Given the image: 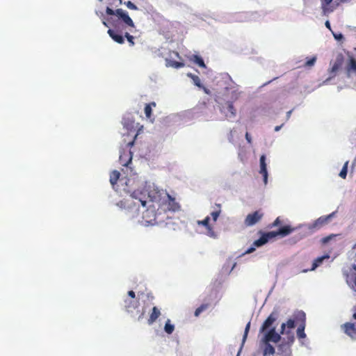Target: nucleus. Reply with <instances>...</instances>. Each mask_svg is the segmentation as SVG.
I'll return each mask as SVG.
<instances>
[{
  "mask_svg": "<svg viewBox=\"0 0 356 356\" xmlns=\"http://www.w3.org/2000/svg\"><path fill=\"white\" fill-rule=\"evenodd\" d=\"M301 318H302V323L299 325L297 330V336L300 339H304L306 337V334L305 333V313L302 312L300 314Z\"/></svg>",
  "mask_w": 356,
  "mask_h": 356,
  "instance_id": "nucleus-19",
  "label": "nucleus"
},
{
  "mask_svg": "<svg viewBox=\"0 0 356 356\" xmlns=\"http://www.w3.org/2000/svg\"><path fill=\"white\" fill-rule=\"evenodd\" d=\"M307 271H308V270H302V272H304V273H306V272H307Z\"/></svg>",
  "mask_w": 356,
  "mask_h": 356,
  "instance_id": "nucleus-55",
  "label": "nucleus"
},
{
  "mask_svg": "<svg viewBox=\"0 0 356 356\" xmlns=\"http://www.w3.org/2000/svg\"><path fill=\"white\" fill-rule=\"evenodd\" d=\"M343 332L353 340H356V322H347L341 325Z\"/></svg>",
  "mask_w": 356,
  "mask_h": 356,
  "instance_id": "nucleus-12",
  "label": "nucleus"
},
{
  "mask_svg": "<svg viewBox=\"0 0 356 356\" xmlns=\"http://www.w3.org/2000/svg\"><path fill=\"white\" fill-rule=\"evenodd\" d=\"M126 5L131 10H137L138 9L137 6L130 1H128L126 3Z\"/></svg>",
  "mask_w": 356,
  "mask_h": 356,
  "instance_id": "nucleus-37",
  "label": "nucleus"
},
{
  "mask_svg": "<svg viewBox=\"0 0 356 356\" xmlns=\"http://www.w3.org/2000/svg\"><path fill=\"white\" fill-rule=\"evenodd\" d=\"M330 239V236H327V237L323 238V242L327 243V241H329Z\"/></svg>",
  "mask_w": 356,
  "mask_h": 356,
  "instance_id": "nucleus-43",
  "label": "nucleus"
},
{
  "mask_svg": "<svg viewBox=\"0 0 356 356\" xmlns=\"http://www.w3.org/2000/svg\"><path fill=\"white\" fill-rule=\"evenodd\" d=\"M353 318L356 321V309L353 314Z\"/></svg>",
  "mask_w": 356,
  "mask_h": 356,
  "instance_id": "nucleus-49",
  "label": "nucleus"
},
{
  "mask_svg": "<svg viewBox=\"0 0 356 356\" xmlns=\"http://www.w3.org/2000/svg\"><path fill=\"white\" fill-rule=\"evenodd\" d=\"M325 25L328 29L331 30L330 23L328 20L325 22Z\"/></svg>",
  "mask_w": 356,
  "mask_h": 356,
  "instance_id": "nucleus-42",
  "label": "nucleus"
},
{
  "mask_svg": "<svg viewBox=\"0 0 356 356\" xmlns=\"http://www.w3.org/2000/svg\"><path fill=\"white\" fill-rule=\"evenodd\" d=\"M146 296H147V298L150 299L151 300H152L154 299V296L151 293H147Z\"/></svg>",
  "mask_w": 356,
  "mask_h": 356,
  "instance_id": "nucleus-45",
  "label": "nucleus"
},
{
  "mask_svg": "<svg viewBox=\"0 0 356 356\" xmlns=\"http://www.w3.org/2000/svg\"><path fill=\"white\" fill-rule=\"evenodd\" d=\"M336 211L327 216H323L316 219L312 224L309 225V229L311 231H316L329 223L331 219L335 216Z\"/></svg>",
  "mask_w": 356,
  "mask_h": 356,
  "instance_id": "nucleus-7",
  "label": "nucleus"
},
{
  "mask_svg": "<svg viewBox=\"0 0 356 356\" xmlns=\"http://www.w3.org/2000/svg\"><path fill=\"white\" fill-rule=\"evenodd\" d=\"M120 173L119 171L118 170H113L111 174H110V182H111V184L114 186L119 178H120Z\"/></svg>",
  "mask_w": 356,
  "mask_h": 356,
  "instance_id": "nucleus-22",
  "label": "nucleus"
},
{
  "mask_svg": "<svg viewBox=\"0 0 356 356\" xmlns=\"http://www.w3.org/2000/svg\"><path fill=\"white\" fill-rule=\"evenodd\" d=\"M144 313H145L144 312H143L141 313V314L138 316V320H140V319L143 317V316H144Z\"/></svg>",
  "mask_w": 356,
  "mask_h": 356,
  "instance_id": "nucleus-50",
  "label": "nucleus"
},
{
  "mask_svg": "<svg viewBox=\"0 0 356 356\" xmlns=\"http://www.w3.org/2000/svg\"><path fill=\"white\" fill-rule=\"evenodd\" d=\"M348 161H346L341 172H339V176L342 178V179H346V176H347V172H348Z\"/></svg>",
  "mask_w": 356,
  "mask_h": 356,
  "instance_id": "nucleus-31",
  "label": "nucleus"
},
{
  "mask_svg": "<svg viewBox=\"0 0 356 356\" xmlns=\"http://www.w3.org/2000/svg\"><path fill=\"white\" fill-rule=\"evenodd\" d=\"M333 35H334V38L337 40H341L343 38V35L341 33H339V34L333 33Z\"/></svg>",
  "mask_w": 356,
  "mask_h": 356,
  "instance_id": "nucleus-39",
  "label": "nucleus"
},
{
  "mask_svg": "<svg viewBox=\"0 0 356 356\" xmlns=\"http://www.w3.org/2000/svg\"><path fill=\"white\" fill-rule=\"evenodd\" d=\"M124 37L127 39V41L129 42V44L131 46L134 45V36L131 35L128 32H124Z\"/></svg>",
  "mask_w": 356,
  "mask_h": 356,
  "instance_id": "nucleus-34",
  "label": "nucleus"
},
{
  "mask_svg": "<svg viewBox=\"0 0 356 356\" xmlns=\"http://www.w3.org/2000/svg\"><path fill=\"white\" fill-rule=\"evenodd\" d=\"M316 61V57L313 56L307 60V62L305 63V67H312L315 64Z\"/></svg>",
  "mask_w": 356,
  "mask_h": 356,
  "instance_id": "nucleus-33",
  "label": "nucleus"
},
{
  "mask_svg": "<svg viewBox=\"0 0 356 356\" xmlns=\"http://www.w3.org/2000/svg\"><path fill=\"white\" fill-rule=\"evenodd\" d=\"M265 344V347L264 349V355L265 356H269L270 355H273L275 352V348L268 342H264Z\"/></svg>",
  "mask_w": 356,
  "mask_h": 356,
  "instance_id": "nucleus-23",
  "label": "nucleus"
},
{
  "mask_svg": "<svg viewBox=\"0 0 356 356\" xmlns=\"http://www.w3.org/2000/svg\"><path fill=\"white\" fill-rule=\"evenodd\" d=\"M190 60L193 61V63H195L201 67L206 68V65L203 59L197 55H193L190 58Z\"/></svg>",
  "mask_w": 356,
  "mask_h": 356,
  "instance_id": "nucleus-24",
  "label": "nucleus"
},
{
  "mask_svg": "<svg viewBox=\"0 0 356 356\" xmlns=\"http://www.w3.org/2000/svg\"><path fill=\"white\" fill-rule=\"evenodd\" d=\"M209 221H210V217L209 216H207L204 220H198L197 221V224L199 225H202V226H204L206 228V229H207L206 234L207 236H209V237L215 238L217 237V234L215 232V231L213 230V228L212 227L211 224L209 223Z\"/></svg>",
  "mask_w": 356,
  "mask_h": 356,
  "instance_id": "nucleus-15",
  "label": "nucleus"
},
{
  "mask_svg": "<svg viewBox=\"0 0 356 356\" xmlns=\"http://www.w3.org/2000/svg\"><path fill=\"white\" fill-rule=\"evenodd\" d=\"M343 275L348 286L355 289L356 284V264H353L348 269L343 270Z\"/></svg>",
  "mask_w": 356,
  "mask_h": 356,
  "instance_id": "nucleus-5",
  "label": "nucleus"
},
{
  "mask_svg": "<svg viewBox=\"0 0 356 356\" xmlns=\"http://www.w3.org/2000/svg\"><path fill=\"white\" fill-rule=\"evenodd\" d=\"M286 346V344H284V343L281 344L279 346V350L283 349Z\"/></svg>",
  "mask_w": 356,
  "mask_h": 356,
  "instance_id": "nucleus-47",
  "label": "nucleus"
},
{
  "mask_svg": "<svg viewBox=\"0 0 356 356\" xmlns=\"http://www.w3.org/2000/svg\"><path fill=\"white\" fill-rule=\"evenodd\" d=\"M281 334H279L276 332L275 327H273L269 329V330L264 334L262 341L263 342H273L277 343L281 339Z\"/></svg>",
  "mask_w": 356,
  "mask_h": 356,
  "instance_id": "nucleus-13",
  "label": "nucleus"
},
{
  "mask_svg": "<svg viewBox=\"0 0 356 356\" xmlns=\"http://www.w3.org/2000/svg\"><path fill=\"white\" fill-rule=\"evenodd\" d=\"M295 321L293 319H289L286 323H282L281 325L280 334H286L288 338L287 346H289L294 341L293 333L289 330L295 327ZM289 348V347H287Z\"/></svg>",
  "mask_w": 356,
  "mask_h": 356,
  "instance_id": "nucleus-6",
  "label": "nucleus"
},
{
  "mask_svg": "<svg viewBox=\"0 0 356 356\" xmlns=\"http://www.w3.org/2000/svg\"><path fill=\"white\" fill-rule=\"evenodd\" d=\"M164 330L165 332L170 334H172L175 330V326L171 323V321L170 319H168L165 322V326H164Z\"/></svg>",
  "mask_w": 356,
  "mask_h": 356,
  "instance_id": "nucleus-27",
  "label": "nucleus"
},
{
  "mask_svg": "<svg viewBox=\"0 0 356 356\" xmlns=\"http://www.w3.org/2000/svg\"><path fill=\"white\" fill-rule=\"evenodd\" d=\"M353 250H356V243L353 246Z\"/></svg>",
  "mask_w": 356,
  "mask_h": 356,
  "instance_id": "nucleus-53",
  "label": "nucleus"
},
{
  "mask_svg": "<svg viewBox=\"0 0 356 356\" xmlns=\"http://www.w3.org/2000/svg\"><path fill=\"white\" fill-rule=\"evenodd\" d=\"M266 159V158L264 154H262L260 156V159H259V162H260L259 173L261 175H262V176L264 177V182L265 184H267V180H268V171H267Z\"/></svg>",
  "mask_w": 356,
  "mask_h": 356,
  "instance_id": "nucleus-17",
  "label": "nucleus"
},
{
  "mask_svg": "<svg viewBox=\"0 0 356 356\" xmlns=\"http://www.w3.org/2000/svg\"><path fill=\"white\" fill-rule=\"evenodd\" d=\"M282 125H283V124H281L280 126H276V127H275V131H280V129H281V127H282Z\"/></svg>",
  "mask_w": 356,
  "mask_h": 356,
  "instance_id": "nucleus-46",
  "label": "nucleus"
},
{
  "mask_svg": "<svg viewBox=\"0 0 356 356\" xmlns=\"http://www.w3.org/2000/svg\"><path fill=\"white\" fill-rule=\"evenodd\" d=\"M250 328V322H248L245 328L244 334H243V343H244L245 341L246 340Z\"/></svg>",
  "mask_w": 356,
  "mask_h": 356,
  "instance_id": "nucleus-35",
  "label": "nucleus"
},
{
  "mask_svg": "<svg viewBox=\"0 0 356 356\" xmlns=\"http://www.w3.org/2000/svg\"><path fill=\"white\" fill-rule=\"evenodd\" d=\"M343 60H344V58H343V56L342 54H339L337 57H336V59L334 61L333 63H330L332 65V67L330 69V74L332 76H334L336 75V73L339 71V70L341 67L343 63Z\"/></svg>",
  "mask_w": 356,
  "mask_h": 356,
  "instance_id": "nucleus-14",
  "label": "nucleus"
},
{
  "mask_svg": "<svg viewBox=\"0 0 356 356\" xmlns=\"http://www.w3.org/2000/svg\"><path fill=\"white\" fill-rule=\"evenodd\" d=\"M245 139L249 144L252 143V138L248 132H246L245 134Z\"/></svg>",
  "mask_w": 356,
  "mask_h": 356,
  "instance_id": "nucleus-38",
  "label": "nucleus"
},
{
  "mask_svg": "<svg viewBox=\"0 0 356 356\" xmlns=\"http://www.w3.org/2000/svg\"><path fill=\"white\" fill-rule=\"evenodd\" d=\"M202 88L204 89V92H205L206 93L209 94V90H208L207 88H204L203 86H202Z\"/></svg>",
  "mask_w": 356,
  "mask_h": 356,
  "instance_id": "nucleus-51",
  "label": "nucleus"
},
{
  "mask_svg": "<svg viewBox=\"0 0 356 356\" xmlns=\"http://www.w3.org/2000/svg\"><path fill=\"white\" fill-rule=\"evenodd\" d=\"M281 220L280 217H277L272 224H270L268 227V228H273L277 226H279L281 224Z\"/></svg>",
  "mask_w": 356,
  "mask_h": 356,
  "instance_id": "nucleus-36",
  "label": "nucleus"
},
{
  "mask_svg": "<svg viewBox=\"0 0 356 356\" xmlns=\"http://www.w3.org/2000/svg\"><path fill=\"white\" fill-rule=\"evenodd\" d=\"M291 113H292V111H289L286 113V119L289 120L291 117Z\"/></svg>",
  "mask_w": 356,
  "mask_h": 356,
  "instance_id": "nucleus-44",
  "label": "nucleus"
},
{
  "mask_svg": "<svg viewBox=\"0 0 356 356\" xmlns=\"http://www.w3.org/2000/svg\"><path fill=\"white\" fill-rule=\"evenodd\" d=\"M149 191L136 190L127 198L118 202L116 205L127 210L132 217L142 213L143 222L146 225H162L165 222L163 213L158 211L156 202L149 201Z\"/></svg>",
  "mask_w": 356,
  "mask_h": 356,
  "instance_id": "nucleus-1",
  "label": "nucleus"
},
{
  "mask_svg": "<svg viewBox=\"0 0 356 356\" xmlns=\"http://www.w3.org/2000/svg\"><path fill=\"white\" fill-rule=\"evenodd\" d=\"M227 110L230 113L229 117H234L236 115V110L232 102H227ZM226 115L228 116V114L227 113Z\"/></svg>",
  "mask_w": 356,
  "mask_h": 356,
  "instance_id": "nucleus-29",
  "label": "nucleus"
},
{
  "mask_svg": "<svg viewBox=\"0 0 356 356\" xmlns=\"http://www.w3.org/2000/svg\"><path fill=\"white\" fill-rule=\"evenodd\" d=\"M169 65L174 68L178 69V68L184 67L185 64L182 62H178L176 60H170Z\"/></svg>",
  "mask_w": 356,
  "mask_h": 356,
  "instance_id": "nucleus-32",
  "label": "nucleus"
},
{
  "mask_svg": "<svg viewBox=\"0 0 356 356\" xmlns=\"http://www.w3.org/2000/svg\"><path fill=\"white\" fill-rule=\"evenodd\" d=\"M216 209L211 213L213 221L216 222L221 213V204H216Z\"/></svg>",
  "mask_w": 356,
  "mask_h": 356,
  "instance_id": "nucleus-26",
  "label": "nucleus"
},
{
  "mask_svg": "<svg viewBox=\"0 0 356 356\" xmlns=\"http://www.w3.org/2000/svg\"><path fill=\"white\" fill-rule=\"evenodd\" d=\"M128 296L131 298V299H135L136 293L133 291H128Z\"/></svg>",
  "mask_w": 356,
  "mask_h": 356,
  "instance_id": "nucleus-40",
  "label": "nucleus"
},
{
  "mask_svg": "<svg viewBox=\"0 0 356 356\" xmlns=\"http://www.w3.org/2000/svg\"><path fill=\"white\" fill-rule=\"evenodd\" d=\"M114 1H119V3H121V0H113Z\"/></svg>",
  "mask_w": 356,
  "mask_h": 356,
  "instance_id": "nucleus-54",
  "label": "nucleus"
},
{
  "mask_svg": "<svg viewBox=\"0 0 356 356\" xmlns=\"http://www.w3.org/2000/svg\"><path fill=\"white\" fill-rule=\"evenodd\" d=\"M278 316V311L277 309H274L261 325L259 329V332H264L268 329L271 328L270 327L277 321Z\"/></svg>",
  "mask_w": 356,
  "mask_h": 356,
  "instance_id": "nucleus-11",
  "label": "nucleus"
},
{
  "mask_svg": "<svg viewBox=\"0 0 356 356\" xmlns=\"http://www.w3.org/2000/svg\"><path fill=\"white\" fill-rule=\"evenodd\" d=\"M161 316V312L159 309L156 307H154L152 309L151 313L149 314V318L147 320V323L149 325L153 324L158 318Z\"/></svg>",
  "mask_w": 356,
  "mask_h": 356,
  "instance_id": "nucleus-20",
  "label": "nucleus"
},
{
  "mask_svg": "<svg viewBox=\"0 0 356 356\" xmlns=\"http://www.w3.org/2000/svg\"><path fill=\"white\" fill-rule=\"evenodd\" d=\"M294 230L295 228L291 227L290 225H285L280 227L277 231H273L266 233H262L261 232H259V233L261 234V236L259 239L254 241L253 246L248 248L245 251V253L252 252L254 251L255 247H260L266 244L269 239L275 238L277 236H280L282 237L288 236Z\"/></svg>",
  "mask_w": 356,
  "mask_h": 356,
  "instance_id": "nucleus-3",
  "label": "nucleus"
},
{
  "mask_svg": "<svg viewBox=\"0 0 356 356\" xmlns=\"http://www.w3.org/2000/svg\"><path fill=\"white\" fill-rule=\"evenodd\" d=\"M106 13L108 15H114L116 17L115 19L113 17L107 19V21L111 23L113 26L115 23H120V28L121 29H124V26L135 28L134 23L129 16L127 12L122 8H118L114 10L108 6L106 9Z\"/></svg>",
  "mask_w": 356,
  "mask_h": 356,
  "instance_id": "nucleus-4",
  "label": "nucleus"
},
{
  "mask_svg": "<svg viewBox=\"0 0 356 356\" xmlns=\"http://www.w3.org/2000/svg\"><path fill=\"white\" fill-rule=\"evenodd\" d=\"M209 306V304H202L199 307H197L195 311V316H198L203 311L206 310Z\"/></svg>",
  "mask_w": 356,
  "mask_h": 356,
  "instance_id": "nucleus-30",
  "label": "nucleus"
},
{
  "mask_svg": "<svg viewBox=\"0 0 356 356\" xmlns=\"http://www.w3.org/2000/svg\"><path fill=\"white\" fill-rule=\"evenodd\" d=\"M149 197H150V202H156L158 211H159L160 213H163V216L165 217V225L170 224L168 220L172 218L170 214L180 209V205L179 203L177 202L175 199L168 193L162 194L160 191L156 189L149 191Z\"/></svg>",
  "mask_w": 356,
  "mask_h": 356,
  "instance_id": "nucleus-2",
  "label": "nucleus"
},
{
  "mask_svg": "<svg viewBox=\"0 0 356 356\" xmlns=\"http://www.w3.org/2000/svg\"><path fill=\"white\" fill-rule=\"evenodd\" d=\"M346 70L348 76L351 74H356V58L350 56L349 61L346 66Z\"/></svg>",
  "mask_w": 356,
  "mask_h": 356,
  "instance_id": "nucleus-18",
  "label": "nucleus"
},
{
  "mask_svg": "<svg viewBox=\"0 0 356 356\" xmlns=\"http://www.w3.org/2000/svg\"><path fill=\"white\" fill-rule=\"evenodd\" d=\"M134 141L133 140V141H131V142H129V143H128V144H127V145H128L129 147H131V146H133V145H134Z\"/></svg>",
  "mask_w": 356,
  "mask_h": 356,
  "instance_id": "nucleus-48",
  "label": "nucleus"
},
{
  "mask_svg": "<svg viewBox=\"0 0 356 356\" xmlns=\"http://www.w3.org/2000/svg\"><path fill=\"white\" fill-rule=\"evenodd\" d=\"M119 161L122 165L127 167L132 161V152L130 150H122L120 152Z\"/></svg>",
  "mask_w": 356,
  "mask_h": 356,
  "instance_id": "nucleus-16",
  "label": "nucleus"
},
{
  "mask_svg": "<svg viewBox=\"0 0 356 356\" xmlns=\"http://www.w3.org/2000/svg\"><path fill=\"white\" fill-rule=\"evenodd\" d=\"M103 24H104L105 26H106V27H108V22H106V21H103Z\"/></svg>",
  "mask_w": 356,
  "mask_h": 356,
  "instance_id": "nucleus-52",
  "label": "nucleus"
},
{
  "mask_svg": "<svg viewBox=\"0 0 356 356\" xmlns=\"http://www.w3.org/2000/svg\"><path fill=\"white\" fill-rule=\"evenodd\" d=\"M113 29H109L107 31L109 36L117 43L123 44L124 39L122 35L123 29L120 28V23L113 24Z\"/></svg>",
  "mask_w": 356,
  "mask_h": 356,
  "instance_id": "nucleus-8",
  "label": "nucleus"
},
{
  "mask_svg": "<svg viewBox=\"0 0 356 356\" xmlns=\"http://www.w3.org/2000/svg\"><path fill=\"white\" fill-rule=\"evenodd\" d=\"M328 258H329L328 255H325V256H322V257H319L316 258L314 261L310 270H314L317 267H318L323 263L324 259H328Z\"/></svg>",
  "mask_w": 356,
  "mask_h": 356,
  "instance_id": "nucleus-25",
  "label": "nucleus"
},
{
  "mask_svg": "<svg viewBox=\"0 0 356 356\" xmlns=\"http://www.w3.org/2000/svg\"><path fill=\"white\" fill-rule=\"evenodd\" d=\"M238 355H239V353H238V355H237V356H238Z\"/></svg>",
  "mask_w": 356,
  "mask_h": 356,
  "instance_id": "nucleus-56",
  "label": "nucleus"
},
{
  "mask_svg": "<svg viewBox=\"0 0 356 356\" xmlns=\"http://www.w3.org/2000/svg\"><path fill=\"white\" fill-rule=\"evenodd\" d=\"M138 300L135 299H125L124 300V309L128 313H133L134 311L138 308L140 303L139 300L143 298L145 293L143 291H139L137 293Z\"/></svg>",
  "mask_w": 356,
  "mask_h": 356,
  "instance_id": "nucleus-9",
  "label": "nucleus"
},
{
  "mask_svg": "<svg viewBox=\"0 0 356 356\" xmlns=\"http://www.w3.org/2000/svg\"><path fill=\"white\" fill-rule=\"evenodd\" d=\"M187 76H188V77H190V78L193 80V81L194 84H195L196 86H197V87H199V88H202V83H201L200 79L199 78V76H198L195 75V74H192V73H188V74H187Z\"/></svg>",
  "mask_w": 356,
  "mask_h": 356,
  "instance_id": "nucleus-28",
  "label": "nucleus"
},
{
  "mask_svg": "<svg viewBox=\"0 0 356 356\" xmlns=\"http://www.w3.org/2000/svg\"><path fill=\"white\" fill-rule=\"evenodd\" d=\"M333 0H323L322 5L323 6H328Z\"/></svg>",
  "mask_w": 356,
  "mask_h": 356,
  "instance_id": "nucleus-41",
  "label": "nucleus"
},
{
  "mask_svg": "<svg viewBox=\"0 0 356 356\" xmlns=\"http://www.w3.org/2000/svg\"><path fill=\"white\" fill-rule=\"evenodd\" d=\"M264 216V213L261 210L255 211L248 214L244 220V224L247 227L253 226L259 222Z\"/></svg>",
  "mask_w": 356,
  "mask_h": 356,
  "instance_id": "nucleus-10",
  "label": "nucleus"
},
{
  "mask_svg": "<svg viewBox=\"0 0 356 356\" xmlns=\"http://www.w3.org/2000/svg\"><path fill=\"white\" fill-rule=\"evenodd\" d=\"M156 104L154 102H152L149 104H146L144 111L145 114L147 118L150 119L152 118V108L156 107Z\"/></svg>",
  "mask_w": 356,
  "mask_h": 356,
  "instance_id": "nucleus-21",
  "label": "nucleus"
}]
</instances>
